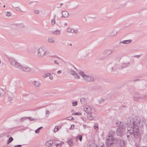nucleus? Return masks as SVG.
I'll use <instances>...</instances> for the list:
<instances>
[{"label": "nucleus", "mask_w": 147, "mask_h": 147, "mask_svg": "<svg viewBox=\"0 0 147 147\" xmlns=\"http://www.w3.org/2000/svg\"><path fill=\"white\" fill-rule=\"evenodd\" d=\"M78 105L77 102V101H75L72 102V105L73 106H76Z\"/></svg>", "instance_id": "24"}, {"label": "nucleus", "mask_w": 147, "mask_h": 147, "mask_svg": "<svg viewBox=\"0 0 147 147\" xmlns=\"http://www.w3.org/2000/svg\"><path fill=\"white\" fill-rule=\"evenodd\" d=\"M83 128L84 129H86V125H83Z\"/></svg>", "instance_id": "36"}, {"label": "nucleus", "mask_w": 147, "mask_h": 147, "mask_svg": "<svg viewBox=\"0 0 147 147\" xmlns=\"http://www.w3.org/2000/svg\"><path fill=\"white\" fill-rule=\"evenodd\" d=\"M75 125L74 124H72L70 128V129L71 130H73L74 129L75 127Z\"/></svg>", "instance_id": "27"}, {"label": "nucleus", "mask_w": 147, "mask_h": 147, "mask_svg": "<svg viewBox=\"0 0 147 147\" xmlns=\"http://www.w3.org/2000/svg\"><path fill=\"white\" fill-rule=\"evenodd\" d=\"M53 143V140H49L46 142V145L47 146H51Z\"/></svg>", "instance_id": "9"}, {"label": "nucleus", "mask_w": 147, "mask_h": 147, "mask_svg": "<svg viewBox=\"0 0 147 147\" xmlns=\"http://www.w3.org/2000/svg\"><path fill=\"white\" fill-rule=\"evenodd\" d=\"M5 95V92H0V98L3 96Z\"/></svg>", "instance_id": "30"}, {"label": "nucleus", "mask_w": 147, "mask_h": 147, "mask_svg": "<svg viewBox=\"0 0 147 147\" xmlns=\"http://www.w3.org/2000/svg\"><path fill=\"white\" fill-rule=\"evenodd\" d=\"M28 119L30 120L31 121H35L36 120L34 118H33L31 117H28Z\"/></svg>", "instance_id": "25"}, {"label": "nucleus", "mask_w": 147, "mask_h": 147, "mask_svg": "<svg viewBox=\"0 0 147 147\" xmlns=\"http://www.w3.org/2000/svg\"><path fill=\"white\" fill-rule=\"evenodd\" d=\"M49 41L51 42H53L54 41V40L52 38H51L49 39Z\"/></svg>", "instance_id": "28"}, {"label": "nucleus", "mask_w": 147, "mask_h": 147, "mask_svg": "<svg viewBox=\"0 0 147 147\" xmlns=\"http://www.w3.org/2000/svg\"><path fill=\"white\" fill-rule=\"evenodd\" d=\"M70 46H71V44H70Z\"/></svg>", "instance_id": "46"}, {"label": "nucleus", "mask_w": 147, "mask_h": 147, "mask_svg": "<svg viewBox=\"0 0 147 147\" xmlns=\"http://www.w3.org/2000/svg\"><path fill=\"white\" fill-rule=\"evenodd\" d=\"M22 146L21 145H17L13 147H21Z\"/></svg>", "instance_id": "34"}, {"label": "nucleus", "mask_w": 147, "mask_h": 147, "mask_svg": "<svg viewBox=\"0 0 147 147\" xmlns=\"http://www.w3.org/2000/svg\"><path fill=\"white\" fill-rule=\"evenodd\" d=\"M66 119L68 120H71L73 119V117L72 116H70L67 117Z\"/></svg>", "instance_id": "22"}, {"label": "nucleus", "mask_w": 147, "mask_h": 147, "mask_svg": "<svg viewBox=\"0 0 147 147\" xmlns=\"http://www.w3.org/2000/svg\"><path fill=\"white\" fill-rule=\"evenodd\" d=\"M56 32H54V34H59L60 33V32L59 30L56 31Z\"/></svg>", "instance_id": "33"}, {"label": "nucleus", "mask_w": 147, "mask_h": 147, "mask_svg": "<svg viewBox=\"0 0 147 147\" xmlns=\"http://www.w3.org/2000/svg\"><path fill=\"white\" fill-rule=\"evenodd\" d=\"M62 17H67L69 16L68 13L66 11H63L62 12Z\"/></svg>", "instance_id": "10"}, {"label": "nucleus", "mask_w": 147, "mask_h": 147, "mask_svg": "<svg viewBox=\"0 0 147 147\" xmlns=\"http://www.w3.org/2000/svg\"><path fill=\"white\" fill-rule=\"evenodd\" d=\"M28 117H23L22 118L20 119V121H23L24 120H26V119H28Z\"/></svg>", "instance_id": "29"}, {"label": "nucleus", "mask_w": 147, "mask_h": 147, "mask_svg": "<svg viewBox=\"0 0 147 147\" xmlns=\"http://www.w3.org/2000/svg\"><path fill=\"white\" fill-rule=\"evenodd\" d=\"M35 13L36 14H38L39 13V11L37 10L35 11Z\"/></svg>", "instance_id": "37"}, {"label": "nucleus", "mask_w": 147, "mask_h": 147, "mask_svg": "<svg viewBox=\"0 0 147 147\" xmlns=\"http://www.w3.org/2000/svg\"><path fill=\"white\" fill-rule=\"evenodd\" d=\"M5 7V5H4V7Z\"/></svg>", "instance_id": "45"}, {"label": "nucleus", "mask_w": 147, "mask_h": 147, "mask_svg": "<svg viewBox=\"0 0 147 147\" xmlns=\"http://www.w3.org/2000/svg\"><path fill=\"white\" fill-rule=\"evenodd\" d=\"M34 85L35 86L38 87L40 85V83L38 81H35L34 82Z\"/></svg>", "instance_id": "16"}, {"label": "nucleus", "mask_w": 147, "mask_h": 147, "mask_svg": "<svg viewBox=\"0 0 147 147\" xmlns=\"http://www.w3.org/2000/svg\"><path fill=\"white\" fill-rule=\"evenodd\" d=\"M54 62H55V63L56 64H58V63L56 61H54Z\"/></svg>", "instance_id": "38"}, {"label": "nucleus", "mask_w": 147, "mask_h": 147, "mask_svg": "<svg viewBox=\"0 0 147 147\" xmlns=\"http://www.w3.org/2000/svg\"><path fill=\"white\" fill-rule=\"evenodd\" d=\"M49 74H48V75L47 76H44L45 78L46 77H47L48 76H49Z\"/></svg>", "instance_id": "41"}, {"label": "nucleus", "mask_w": 147, "mask_h": 147, "mask_svg": "<svg viewBox=\"0 0 147 147\" xmlns=\"http://www.w3.org/2000/svg\"><path fill=\"white\" fill-rule=\"evenodd\" d=\"M113 144H117V140L115 139L112 135L109 134L107 138L105 141V144L107 147L111 146Z\"/></svg>", "instance_id": "4"}, {"label": "nucleus", "mask_w": 147, "mask_h": 147, "mask_svg": "<svg viewBox=\"0 0 147 147\" xmlns=\"http://www.w3.org/2000/svg\"><path fill=\"white\" fill-rule=\"evenodd\" d=\"M82 115V113L80 112L78 113H74L72 114L73 115Z\"/></svg>", "instance_id": "23"}, {"label": "nucleus", "mask_w": 147, "mask_h": 147, "mask_svg": "<svg viewBox=\"0 0 147 147\" xmlns=\"http://www.w3.org/2000/svg\"><path fill=\"white\" fill-rule=\"evenodd\" d=\"M52 76H51V77H50V78L51 79H52Z\"/></svg>", "instance_id": "43"}, {"label": "nucleus", "mask_w": 147, "mask_h": 147, "mask_svg": "<svg viewBox=\"0 0 147 147\" xmlns=\"http://www.w3.org/2000/svg\"><path fill=\"white\" fill-rule=\"evenodd\" d=\"M133 126L127 127V133L128 139L137 138L139 137V127L141 123L140 119L137 117H134L132 119Z\"/></svg>", "instance_id": "1"}, {"label": "nucleus", "mask_w": 147, "mask_h": 147, "mask_svg": "<svg viewBox=\"0 0 147 147\" xmlns=\"http://www.w3.org/2000/svg\"><path fill=\"white\" fill-rule=\"evenodd\" d=\"M75 78L76 79H78L79 78V76L78 75H77L76 74H75Z\"/></svg>", "instance_id": "32"}, {"label": "nucleus", "mask_w": 147, "mask_h": 147, "mask_svg": "<svg viewBox=\"0 0 147 147\" xmlns=\"http://www.w3.org/2000/svg\"><path fill=\"white\" fill-rule=\"evenodd\" d=\"M52 76H51V77H50V78L51 79H52Z\"/></svg>", "instance_id": "44"}, {"label": "nucleus", "mask_w": 147, "mask_h": 147, "mask_svg": "<svg viewBox=\"0 0 147 147\" xmlns=\"http://www.w3.org/2000/svg\"><path fill=\"white\" fill-rule=\"evenodd\" d=\"M118 144L121 147H124L125 146V143L123 140H120L117 141V144Z\"/></svg>", "instance_id": "8"}, {"label": "nucleus", "mask_w": 147, "mask_h": 147, "mask_svg": "<svg viewBox=\"0 0 147 147\" xmlns=\"http://www.w3.org/2000/svg\"><path fill=\"white\" fill-rule=\"evenodd\" d=\"M6 16L7 17L10 16H11V14L9 12H7L6 13Z\"/></svg>", "instance_id": "31"}, {"label": "nucleus", "mask_w": 147, "mask_h": 147, "mask_svg": "<svg viewBox=\"0 0 147 147\" xmlns=\"http://www.w3.org/2000/svg\"><path fill=\"white\" fill-rule=\"evenodd\" d=\"M64 143L63 141H61L59 143L56 144L55 146L56 147H61L62 145L64 144Z\"/></svg>", "instance_id": "13"}, {"label": "nucleus", "mask_w": 147, "mask_h": 147, "mask_svg": "<svg viewBox=\"0 0 147 147\" xmlns=\"http://www.w3.org/2000/svg\"><path fill=\"white\" fill-rule=\"evenodd\" d=\"M9 61L12 65L17 68L22 69V70L26 71H29L30 70V69L28 67H22L19 63L16 62L13 59L10 58L9 59Z\"/></svg>", "instance_id": "5"}, {"label": "nucleus", "mask_w": 147, "mask_h": 147, "mask_svg": "<svg viewBox=\"0 0 147 147\" xmlns=\"http://www.w3.org/2000/svg\"><path fill=\"white\" fill-rule=\"evenodd\" d=\"M105 99L101 98L99 99L98 100V102L99 104H102L105 101Z\"/></svg>", "instance_id": "21"}, {"label": "nucleus", "mask_w": 147, "mask_h": 147, "mask_svg": "<svg viewBox=\"0 0 147 147\" xmlns=\"http://www.w3.org/2000/svg\"><path fill=\"white\" fill-rule=\"evenodd\" d=\"M13 140V138L11 137H10L8 139V140H7V143L9 144V143H10L11 142V141H12Z\"/></svg>", "instance_id": "19"}, {"label": "nucleus", "mask_w": 147, "mask_h": 147, "mask_svg": "<svg viewBox=\"0 0 147 147\" xmlns=\"http://www.w3.org/2000/svg\"><path fill=\"white\" fill-rule=\"evenodd\" d=\"M131 40H126L123 41V43L124 44H127L130 43L131 42Z\"/></svg>", "instance_id": "20"}, {"label": "nucleus", "mask_w": 147, "mask_h": 147, "mask_svg": "<svg viewBox=\"0 0 147 147\" xmlns=\"http://www.w3.org/2000/svg\"><path fill=\"white\" fill-rule=\"evenodd\" d=\"M80 102L83 105H85L86 103V100L84 98H81L80 99Z\"/></svg>", "instance_id": "12"}, {"label": "nucleus", "mask_w": 147, "mask_h": 147, "mask_svg": "<svg viewBox=\"0 0 147 147\" xmlns=\"http://www.w3.org/2000/svg\"><path fill=\"white\" fill-rule=\"evenodd\" d=\"M42 128H43V127H42V126L39 127L37 129H36V130H35V133L36 134H38V133H39L40 129H42Z\"/></svg>", "instance_id": "15"}, {"label": "nucleus", "mask_w": 147, "mask_h": 147, "mask_svg": "<svg viewBox=\"0 0 147 147\" xmlns=\"http://www.w3.org/2000/svg\"><path fill=\"white\" fill-rule=\"evenodd\" d=\"M80 74H81L85 80L89 82L94 81V79L93 78H91L90 77L88 76H87L84 75V73L82 71H81L80 72Z\"/></svg>", "instance_id": "6"}, {"label": "nucleus", "mask_w": 147, "mask_h": 147, "mask_svg": "<svg viewBox=\"0 0 147 147\" xmlns=\"http://www.w3.org/2000/svg\"><path fill=\"white\" fill-rule=\"evenodd\" d=\"M98 127V126L96 125H95L94 126V128L96 129V128Z\"/></svg>", "instance_id": "40"}, {"label": "nucleus", "mask_w": 147, "mask_h": 147, "mask_svg": "<svg viewBox=\"0 0 147 147\" xmlns=\"http://www.w3.org/2000/svg\"><path fill=\"white\" fill-rule=\"evenodd\" d=\"M67 31L70 32H74V30L71 28L69 27L67 29Z\"/></svg>", "instance_id": "18"}, {"label": "nucleus", "mask_w": 147, "mask_h": 147, "mask_svg": "<svg viewBox=\"0 0 147 147\" xmlns=\"http://www.w3.org/2000/svg\"><path fill=\"white\" fill-rule=\"evenodd\" d=\"M2 90V89L1 88H0V91H1Z\"/></svg>", "instance_id": "42"}, {"label": "nucleus", "mask_w": 147, "mask_h": 147, "mask_svg": "<svg viewBox=\"0 0 147 147\" xmlns=\"http://www.w3.org/2000/svg\"><path fill=\"white\" fill-rule=\"evenodd\" d=\"M142 121L143 123L147 127V117H143L142 119Z\"/></svg>", "instance_id": "11"}, {"label": "nucleus", "mask_w": 147, "mask_h": 147, "mask_svg": "<svg viewBox=\"0 0 147 147\" xmlns=\"http://www.w3.org/2000/svg\"><path fill=\"white\" fill-rule=\"evenodd\" d=\"M84 110L87 114V117H82L81 119L84 122H88V119L91 120L93 119V117L92 116V108L90 106L87 105L84 108Z\"/></svg>", "instance_id": "2"}, {"label": "nucleus", "mask_w": 147, "mask_h": 147, "mask_svg": "<svg viewBox=\"0 0 147 147\" xmlns=\"http://www.w3.org/2000/svg\"><path fill=\"white\" fill-rule=\"evenodd\" d=\"M61 73V71H57V73H58V74H60V73Z\"/></svg>", "instance_id": "39"}, {"label": "nucleus", "mask_w": 147, "mask_h": 147, "mask_svg": "<svg viewBox=\"0 0 147 147\" xmlns=\"http://www.w3.org/2000/svg\"><path fill=\"white\" fill-rule=\"evenodd\" d=\"M45 51L42 48L39 49L38 51V55L40 57H42L45 55Z\"/></svg>", "instance_id": "7"}, {"label": "nucleus", "mask_w": 147, "mask_h": 147, "mask_svg": "<svg viewBox=\"0 0 147 147\" xmlns=\"http://www.w3.org/2000/svg\"><path fill=\"white\" fill-rule=\"evenodd\" d=\"M116 123L119 124V127L117 129V134L120 136H122L125 132L126 126V125L120 121Z\"/></svg>", "instance_id": "3"}, {"label": "nucleus", "mask_w": 147, "mask_h": 147, "mask_svg": "<svg viewBox=\"0 0 147 147\" xmlns=\"http://www.w3.org/2000/svg\"><path fill=\"white\" fill-rule=\"evenodd\" d=\"M82 136L81 135H79L76 137V140L79 139L80 141H81L82 139Z\"/></svg>", "instance_id": "14"}, {"label": "nucleus", "mask_w": 147, "mask_h": 147, "mask_svg": "<svg viewBox=\"0 0 147 147\" xmlns=\"http://www.w3.org/2000/svg\"><path fill=\"white\" fill-rule=\"evenodd\" d=\"M51 22H52V24H55V20H53Z\"/></svg>", "instance_id": "35"}, {"label": "nucleus", "mask_w": 147, "mask_h": 147, "mask_svg": "<svg viewBox=\"0 0 147 147\" xmlns=\"http://www.w3.org/2000/svg\"><path fill=\"white\" fill-rule=\"evenodd\" d=\"M59 130V127L58 126H56L55 127L54 131L55 132H56L58 131Z\"/></svg>", "instance_id": "26"}, {"label": "nucleus", "mask_w": 147, "mask_h": 147, "mask_svg": "<svg viewBox=\"0 0 147 147\" xmlns=\"http://www.w3.org/2000/svg\"><path fill=\"white\" fill-rule=\"evenodd\" d=\"M50 114V112L48 110H46L45 113V117L47 118L49 116Z\"/></svg>", "instance_id": "17"}]
</instances>
